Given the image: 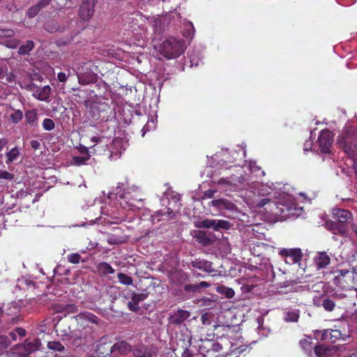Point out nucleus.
I'll list each match as a JSON object with an SVG mask.
<instances>
[{
    "label": "nucleus",
    "mask_w": 357,
    "mask_h": 357,
    "mask_svg": "<svg viewBox=\"0 0 357 357\" xmlns=\"http://www.w3.org/2000/svg\"><path fill=\"white\" fill-rule=\"evenodd\" d=\"M42 126L45 130L51 131L55 128V123L52 119L46 118L43 120Z\"/></svg>",
    "instance_id": "obj_37"
},
{
    "label": "nucleus",
    "mask_w": 357,
    "mask_h": 357,
    "mask_svg": "<svg viewBox=\"0 0 357 357\" xmlns=\"http://www.w3.org/2000/svg\"><path fill=\"white\" fill-rule=\"evenodd\" d=\"M33 48V42L29 40L24 45H22L19 49L20 54H26Z\"/></svg>",
    "instance_id": "obj_39"
},
{
    "label": "nucleus",
    "mask_w": 357,
    "mask_h": 357,
    "mask_svg": "<svg viewBox=\"0 0 357 357\" xmlns=\"http://www.w3.org/2000/svg\"><path fill=\"white\" fill-rule=\"evenodd\" d=\"M130 350V347L127 342L124 341L118 342L111 347V352L115 353L118 351L121 354H123Z\"/></svg>",
    "instance_id": "obj_22"
},
{
    "label": "nucleus",
    "mask_w": 357,
    "mask_h": 357,
    "mask_svg": "<svg viewBox=\"0 0 357 357\" xmlns=\"http://www.w3.org/2000/svg\"><path fill=\"white\" fill-rule=\"evenodd\" d=\"M9 340L6 336H0V351H3L8 347Z\"/></svg>",
    "instance_id": "obj_51"
},
{
    "label": "nucleus",
    "mask_w": 357,
    "mask_h": 357,
    "mask_svg": "<svg viewBox=\"0 0 357 357\" xmlns=\"http://www.w3.org/2000/svg\"><path fill=\"white\" fill-rule=\"evenodd\" d=\"M25 119L28 124L33 126L37 125L38 121V114L36 109L27 110L25 112Z\"/></svg>",
    "instance_id": "obj_21"
},
{
    "label": "nucleus",
    "mask_w": 357,
    "mask_h": 357,
    "mask_svg": "<svg viewBox=\"0 0 357 357\" xmlns=\"http://www.w3.org/2000/svg\"><path fill=\"white\" fill-rule=\"evenodd\" d=\"M292 250L293 249H282L280 251V255L282 257H286V259H288V258L289 257L290 255L292 252Z\"/></svg>",
    "instance_id": "obj_59"
},
{
    "label": "nucleus",
    "mask_w": 357,
    "mask_h": 357,
    "mask_svg": "<svg viewBox=\"0 0 357 357\" xmlns=\"http://www.w3.org/2000/svg\"><path fill=\"white\" fill-rule=\"evenodd\" d=\"M152 27L155 33H160L162 30V21L160 17H153L151 20Z\"/></svg>",
    "instance_id": "obj_25"
},
{
    "label": "nucleus",
    "mask_w": 357,
    "mask_h": 357,
    "mask_svg": "<svg viewBox=\"0 0 357 357\" xmlns=\"http://www.w3.org/2000/svg\"><path fill=\"white\" fill-rule=\"evenodd\" d=\"M331 329H326L322 331H317L315 333V337L321 340L331 341Z\"/></svg>",
    "instance_id": "obj_26"
},
{
    "label": "nucleus",
    "mask_w": 357,
    "mask_h": 357,
    "mask_svg": "<svg viewBox=\"0 0 357 357\" xmlns=\"http://www.w3.org/2000/svg\"><path fill=\"white\" fill-rule=\"evenodd\" d=\"M337 141L351 159L352 166L357 175V129L350 128L344 135L340 136Z\"/></svg>",
    "instance_id": "obj_3"
},
{
    "label": "nucleus",
    "mask_w": 357,
    "mask_h": 357,
    "mask_svg": "<svg viewBox=\"0 0 357 357\" xmlns=\"http://www.w3.org/2000/svg\"><path fill=\"white\" fill-rule=\"evenodd\" d=\"M299 318L298 310L288 311L284 314V319L287 322H296Z\"/></svg>",
    "instance_id": "obj_29"
},
{
    "label": "nucleus",
    "mask_w": 357,
    "mask_h": 357,
    "mask_svg": "<svg viewBox=\"0 0 357 357\" xmlns=\"http://www.w3.org/2000/svg\"><path fill=\"white\" fill-rule=\"evenodd\" d=\"M333 142V135L328 130H322L318 138V144L321 153L330 152V149Z\"/></svg>",
    "instance_id": "obj_10"
},
{
    "label": "nucleus",
    "mask_w": 357,
    "mask_h": 357,
    "mask_svg": "<svg viewBox=\"0 0 357 357\" xmlns=\"http://www.w3.org/2000/svg\"><path fill=\"white\" fill-rule=\"evenodd\" d=\"M211 315L208 313H204L201 317V321L203 324L209 325L211 324Z\"/></svg>",
    "instance_id": "obj_55"
},
{
    "label": "nucleus",
    "mask_w": 357,
    "mask_h": 357,
    "mask_svg": "<svg viewBox=\"0 0 357 357\" xmlns=\"http://www.w3.org/2000/svg\"><path fill=\"white\" fill-rule=\"evenodd\" d=\"M67 259H68V262L73 264H79L80 261H83V262L86 261V260L82 259V257H81L80 254H79V253L69 254L67 256Z\"/></svg>",
    "instance_id": "obj_36"
},
{
    "label": "nucleus",
    "mask_w": 357,
    "mask_h": 357,
    "mask_svg": "<svg viewBox=\"0 0 357 357\" xmlns=\"http://www.w3.org/2000/svg\"><path fill=\"white\" fill-rule=\"evenodd\" d=\"M273 204H275V202H271L269 199H267V198H264V199H261L258 204H257V206L259 208H262V207H264V209L267 211V212H269L270 213V207L273 208Z\"/></svg>",
    "instance_id": "obj_33"
},
{
    "label": "nucleus",
    "mask_w": 357,
    "mask_h": 357,
    "mask_svg": "<svg viewBox=\"0 0 357 357\" xmlns=\"http://www.w3.org/2000/svg\"><path fill=\"white\" fill-rule=\"evenodd\" d=\"M20 155V149L17 147L13 148L10 151L7 152L6 155V164H10L17 159Z\"/></svg>",
    "instance_id": "obj_24"
},
{
    "label": "nucleus",
    "mask_w": 357,
    "mask_h": 357,
    "mask_svg": "<svg viewBox=\"0 0 357 357\" xmlns=\"http://www.w3.org/2000/svg\"><path fill=\"white\" fill-rule=\"evenodd\" d=\"M314 261L317 269H321L330 264L331 258L326 252H319L314 257Z\"/></svg>",
    "instance_id": "obj_18"
},
{
    "label": "nucleus",
    "mask_w": 357,
    "mask_h": 357,
    "mask_svg": "<svg viewBox=\"0 0 357 357\" xmlns=\"http://www.w3.org/2000/svg\"><path fill=\"white\" fill-rule=\"evenodd\" d=\"M117 278L119 279V282L121 283L122 284L130 285L132 284V278L125 273H119L117 275Z\"/></svg>",
    "instance_id": "obj_35"
},
{
    "label": "nucleus",
    "mask_w": 357,
    "mask_h": 357,
    "mask_svg": "<svg viewBox=\"0 0 357 357\" xmlns=\"http://www.w3.org/2000/svg\"><path fill=\"white\" fill-rule=\"evenodd\" d=\"M185 27L186 29L183 31V36L185 38H192L195 33L193 24L190 22H188L185 24Z\"/></svg>",
    "instance_id": "obj_40"
},
{
    "label": "nucleus",
    "mask_w": 357,
    "mask_h": 357,
    "mask_svg": "<svg viewBox=\"0 0 357 357\" xmlns=\"http://www.w3.org/2000/svg\"><path fill=\"white\" fill-rule=\"evenodd\" d=\"M193 237L198 243L204 246L211 245L214 240L213 236L208 235L206 231L202 230L195 231Z\"/></svg>",
    "instance_id": "obj_17"
},
{
    "label": "nucleus",
    "mask_w": 357,
    "mask_h": 357,
    "mask_svg": "<svg viewBox=\"0 0 357 357\" xmlns=\"http://www.w3.org/2000/svg\"><path fill=\"white\" fill-rule=\"evenodd\" d=\"M185 46L181 40L171 37L165 40L160 45V53L168 59H175L181 55Z\"/></svg>",
    "instance_id": "obj_4"
},
{
    "label": "nucleus",
    "mask_w": 357,
    "mask_h": 357,
    "mask_svg": "<svg viewBox=\"0 0 357 357\" xmlns=\"http://www.w3.org/2000/svg\"><path fill=\"white\" fill-rule=\"evenodd\" d=\"M77 323L71 331V337L75 339L86 338L93 331V325L98 324V318L89 312H84L73 317Z\"/></svg>",
    "instance_id": "obj_2"
},
{
    "label": "nucleus",
    "mask_w": 357,
    "mask_h": 357,
    "mask_svg": "<svg viewBox=\"0 0 357 357\" xmlns=\"http://www.w3.org/2000/svg\"><path fill=\"white\" fill-rule=\"evenodd\" d=\"M347 279L348 278H342V277H340V280L337 279V275H335L334 278V284L337 286L340 287L342 289H345L347 287Z\"/></svg>",
    "instance_id": "obj_42"
},
{
    "label": "nucleus",
    "mask_w": 357,
    "mask_h": 357,
    "mask_svg": "<svg viewBox=\"0 0 357 357\" xmlns=\"http://www.w3.org/2000/svg\"><path fill=\"white\" fill-rule=\"evenodd\" d=\"M15 31L10 29H0V38L13 37L15 36Z\"/></svg>",
    "instance_id": "obj_44"
},
{
    "label": "nucleus",
    "mask_w": 357,
    "mask_h": 357,
    "mask_svg": "<svg viewBox=\"0 0 357 357\" xmlns=\"http://www.w3.org/2000/svg\"><path fill=\"white\" fill-rule=\"evenodd\" d=\"M128 307L130 310L137 312L139 310L138 303L133 302L132 300L128 303Z\"/></svg>",
    "instance_id": "obj_57"
},
{
    "label": "nucleus",
    "mask_w": 357,
    "mask_h": 357,
    "mask_svg": "<svg viewBox=\"0 0 357 357\" xmlns=\"http://www.w3.org/2000/svg\"><path fill=\"white\" fill-rule=\"evenodd\" d=\"M91 77L92 75H91ZM79 83L81 84H89L93 79V77L86 78L83 75H77Z\"/></svg>",
    "instance_id": "obj_53"
},
{
    "label": "nucleus",
    "mask_w": 357,
    "mask_h": 357,
    "mask_svg": "<svg viewBox=\"0 0 357 357\" xmlns=\"http://www.w3.org/2000/svg\"><path fill=\"white\" fill-rule=\"evenodd\" d=\"M132 353L136 357H153L155 355L156 351L153 348L139 346L133 349Z\"/></svg>",
    "instance_id": "obj_19"
},
{
    "label": "nucleus",
    "mask_w": 357,
    "mask_h": 357,
    "mask_svg": "<svg viewBox=\"0 0 357 357\" xmlns=\"http://www.w3.org/2000/svg\"><path fill=\"white\" fill-rule=\"evenodd\" d=\"M231 226L229 222L224 220L205 219L195 222V227L197 228H211L215 231L221 229H229Z\"/></svg>",
    "instance_id": "obj_8"
},
{
    "label": "nucleus",
    "mask_w": 357,
    "mask_h": 357,
    "mask_svg": "<svg viewBox=\"0 0 357 357\" xmlns=\"http://www.w3.org/2000/svg\"><path fill=\"white\" fill-rule=\"evenodd\" d=\"M333 215L337 222H327L326 227L335 234L346 235L347 231L343 223L351 218V213L347 210L335 208L333 210Z\"/></svg>",
    "instance_id": "obj_6"
},
{
    "label": "nucleus",
    "mask_w": 357,
    "mask_h": 357,
    "mask_svg": "<svg viewBox=\"0 0 357 357\" xmlns=\"http://www.w3.org/2000/svg\"><path fill=\"white\" fill-rule=\"evenodd\" d=\"M155 122L153 118L149 119L146 125L143 127L142 131V136L144 135V134L150 131L151 130H153L155 128Z\"/></svg>",
    "instance_id": "obj_38"
},
{
    "label": "nucleus",
    "mask_w": 357,
    "mask_h": 357,
    "mask_svg": "<svg viewBox=\"0 0 357 357\" xmlns=\"http://www.w3.org/2000/svg\"><path fill=\"white\" fill-rule=\"evenodd\" d=\"M190 63H191V66H197L199 65V58H197V56L195 55H194L193 53H191L190 55Z\"/></svg>",
    "instance_id": "obj_60"
},
{
    "label": "nucleus",
    "mask_w": 357,
    "mask_h": 357,
    "mask_svg": "<svg viewBox=\"0 0 357 357\" xmlns=\"http://www.w3.org/2000/svg\"><path fill=\"white\" fill-rule=\"evenodd\" d=\"M300 345L302 349L309 354L311 353L312 349H313V345L312 342V339L309 337H305L300 341Z\"/></svg>",
    "instance_id": "obj_27"
},
{
    "label": "nucleus",
    "mask_w": 357,
    "mask_h": 357,
    "mask_svg": "<svg viewBox=\"0 0 357 357\" xmlns=\"http://www.w3.org/2000/svg\"><path fill=\"white\" fill-rule=\"evenodd\" d=\"M273 207H270V213L284 219L298 215V211L301 209L293 202V197L289 195H285L284 203L273 204Z\"/></svg>",
    "instance_id": "obj_5"
},
{
    "label": "nucleus",
    "mask_w": 357,
    "mask_h": 357,
    "mask_svg": "<svg viewBox=\"0 0 357 357\" xmlns=\"http://www.w3.org/2000/svg\"><path fill=\"white\" fill-rule=\"evenodd\" d=\"M340 324L341 326H338V328L331 329V337H332V342H335L338 340L346 341L349 338V331L346 330V328H348V325L345 322H341ZM335 327L337 328V326H335Z\"/></svg>",
    "instance_id": "obj_13"
},
{
    "label": "nucleus",
    "mask_w": 357,
    "mask_h": 357,
    "mask_svg": "<svg viewBox=\"0 0 357 357\" xmlns=\"http://www.w3.org/2000/svg\"><path fill=\"white\" fill-rule=\"evenodd\" d=\"M189 265H190L192 267L195 268L205 271L208 273L214 271L212 263L207 260L195 259V260L190 261Z\"/></svg>",
    "instance_id": "obj_15"
},
{
    "label": "nucleus",
    "mask_w": 357,
    "mask_h": 357,
    "mask_svg": "<svg viewBox=\"0 0 357 357\" xmlns=\"http://www.w3.org/2000/svg\"><path fill=\"white\" fill-rule=\"evenodd\" d=\"M338 351L336 346L318 345L314 347V353L317 357H329L335 354Z\"/></svg>",
    "instance_id": "obj_14"
},
{
    "label": "nucleus",
    "mask_w": 357,
    "mask_h": 357,
    "mask_svg": "<svg viewBox=\"0 0 357 357\" xmlns=\"http://www.w3.org/2000/svg\"><path fill=\"white\" fill-rule=\"evenodd\" d=\"M107 242L111 245H116L122 243V241L114 236H110L107 238Z\"/></svg>",
    "instance_id": "obj_56"
},
{
    "label": "nucleus",
    "mask_w": 357,
    "mask_h": 357,
    "mask_svg": "<svg viewBox=\"0 0 357 357\" xmlns=\"http://www.w3.org/2000/svg\"><path fill=\"white\" fill-rule=\"evenodd\" d=\"M88 159V157L75 156L73 158V163L76 165H81L84 164Z\"/></svg>",
    "instance_id": "obj_52"
},
{
    "label": "nucleus",
    "mask_w": 357,
    "mask_h": 357,
    "mask_svg": "<svg viewBox=\"0 0 357 357\" xmlns=\"http://www.w3.org/2000/svg\"><path fill=\"white\" fill-rule=\"evenodd\" d=\"M302 258V252L301 249L295 248L292 250V252L290 255L288 259H285V261L288 264H296L301 261Z\"/></svg>",
    "instance_id": "obj_23"
},
{
    "label": "nucleus",
    "mask_w": 357,
    "mask_h": 357,
    "mask_svg": "<svg viewBox=\"0 0 357 357\" xmlns=\"http://www.w3.org/2000/svg\"><path fill=\"white\" fill-rule=\"evenodd\" d=\"M98 271L102 274H112L114 272V268L107 263L101 262L97 266Z\"/></svg>",
    "instance_id": "obj_28"
},
{
    "label": "nucleus",
    "mask_w": 357,
    "mask_h": 357,
    "mask_svg": "<svg viewBox=\"0 0 357 357\" xmlns=\"http://www.w3.org/2000/svg\"><path fill=\"white\" fill-rule=\"evenodd\" d=\"M190 314L188 311L184 310H178L172 316V322L174 324H181L189 318Z\"/></svg>",
    "instance_id": "obj_20"
},
{
    "label": "nucleus",
    "mask_w": 357,
    "mask_h": 357,
    "mask_svg": "<svg viewBox=\"0 0 357 357\" xmlns=\"http://www.w3.org/2000/svg\"><path fill=\"white\" fill-rule=\"evenodd\" d=\"M4 45L8 48L14 49L20 44V40L15 38L6 40L3 43Z\"/></svg>",
    "instance_id": "obj_48"
},
{
    "label": "nucleus",
    "mask_w": 357,
    "mask_h": 357,
    "mask_svg": "<svg viewBox=\"0 0 357 357\" xmlns=\"http://www.w3.org/2000/svg\"><path fill=\"white\" fill-rule=\"evenodd\" d=\"M51 0H39L38 2L36 4V6L38 7V8L40 10V11L47 7Z\"/></svg>",
    "instance_id": "obj_54"
},
{
    "label": "nucleus",
    "mask_w": 357,
    "mask_h": 357,
    "mask_svg": "<svg viewBox=\"0 0 357 357\" xmlns=\"http://www.w3.org/2000/svg\"><path fill=\"white\" fill-rule=\"evenodd\" d=\"M321 305L326 310L331 312L334 309L335 305L332 300L324 298L322 300Z\"/></svg>",
    "instance_id": "obj_41"
},
{
    "label": "nucleus",
    "mask_w": 357,
    "mask_h": 357,
    "mask_svg": "<svg viewBox=\"0 0 357 357\" xmlns=\"http://www.w3.org/2000/svg\"><path fill=\"white\" fill-rule=\"evenodd\" d=\"M245 180L244 177L241 174L239 176H232L230 178H222L218 181V184L226 188L237 186L238 184L243 183Z\"/></svg>",
    "instance_id": "obj_16"
},
{
    "label": "nucleus",
    "mask_w": 357,
    "mask_h": 357,
    "mask_svg": "<svg viewBox=\"0 0 357 357\" xmlns=\"http://www.w3.org/2000/svg\"><path fill=\"white\" fill-rule=\"evenodd\" d=\"M244 167L247 168L250 171V173L256 174L257 176H258V172H260L261 176H264L265 174L264 172L261 171L260 167H258L257 165H256L255 162H246L244 165Z\"/></svg>",
    "instance_id": "obj_30"
},
{
    "label": "nucleus",
    "mask_w": 357,
    "mask_h": 357,
    "mask_svg": "<svg viewBox=\"0 0 357 357\" xmlns=\"http://www.w3.org/2000/svg\"><path fill=\"white\" fill-rule=\"evenodd\" d=\"M217 292L225 294L227 298H231L234 297L235 293L234 291L231 288H229L224 286H220L216 288Z\"/></svg>",
    "instance_id": "obj_31"
},
{
    "label": "nucleus",
    "mask_w": 357,
    "mask_h": 357,
    "mask_svg": "<svg viewBox=\"0 0 357 357\" xmlns=\"http://www.w3.org/2000/svg\"><path fill=\"white\" fill-rule=\"evenodd\" d=\"M78 310L77 307L74 304H67L61 307L59 312L70 314L77 312Z\"/></svg>",
    "instance_id": "obj_32"
},
{
    "label": "nucleus",
    "mask_w": 357,
    "mask_h": 357,
    "mask_svg": "<svg viewBox=\"0 0 357 357\" xmlns=\"http://www.w3.org/2000/svg\"><path fill=\"white\" fill-rule=\"evenodd\" d=\"M335 275H337V279L340 280V277L342 278H350L349 271L347 269L337 270L333 272Z\"/></svg>",
    "instance_id": "obj_46"
},
{
    "label": "nucleus",
    "mask_w": 357,
    "mask_h": 357,
    "mask_svg": "<svg viewBox=\"0 0 357 357\" xmlns=\"http://www.w3.org/2000/svg\"><path fill=\"white\" fill-rule=\"evenodd\" d=\"M30 144L31 148L34 150H37L40 147V143L38 140H31Z\"/></svg>",
    "instance_id": "obj_63"
},
{
    "label": "nucleus",
    "mask_w": 357,
    "mask_h": 357,
    "mask_svg": "<svg viewBox=\"0 0 357 357\" xmlns=\"http://www.w3.org/2000/svg\"><path fill=\"white\" fill-rule=\"evenodd\" d=\"M23 117V114L21 111H15L11 115L10 119L13 123H17Z\"/></svg>",
    "instance_id": "obj_47"
},
{
    "label": "nucleus",
    "mask_w": 357,
    "mask_h": 357,
    "mask_svg": "<svg viewBox=\"0 0 357 357\" xmlns=\"http://www.w3.org/2000/svg\"><path fill=\"white\" fill-rule=\"evenodd\" d=\"M113 193L123 209L129 211L139 208L137 204L142 201V198L137 186L132 185L126 189L123 183H119Z\"/></svg>",
    "instance_id": "obj_1"
},
{
    "label": "nucleus",
    "mask_w": 357,
    "mask_h": 357,
    "mask_svg": "<svg viewBox=\"0 0 357 357\" xmlns=\"http://www.w3.org/2000/svg\"><path fill=\"white\" fill-rule=\"evenodd\" d=\"M312 142L311 140H307L304 144V151H308L312 149Z\"/></svg>",
    "instance_id": "obj_64"
},
{
    "label": "nucleus",
    "mask_w": 357,
    "mask_h": 357,
    "mask_svg": "<svg viewBox=\"0 0 357 357\" xmlns=\"http://www.w3.org/2000/svg\"><path fill=\"white\" fill-rule=\"evenodd\" d=\"M48 347L50 349L61 351L64 349V347L59 342H48Z\"/></svg>",
    "instance_id": "obj_45"
},
{
    "label": "nucleus",
    "mask_w": 357,
    "mask_h": 357,
    "mask_svg": "<svg viewBox=\"0 0 357 357\" xmlns=\"http://www.w3.org/2000/svg\"><path fill=\"white\" fill-rule=\"evenodd\" d=\"M211 205L213 206L218 207L220 208H230V205H231V203L228 202L225 199H215L211 202Z\"/></svg>",
    "instance_id": "obj_34"
},
{
    "label": "nucleus",
    "mask_w": 357,
    "mask_h": 357,
    "mask_svg": "<svg viewBox=\"0 0 357 357\" xmlns=\"http://www.w3.org/2000/svg\"><path fill=\"white\" fill-rule=\"evenodd\" d=\"M32 96L38 100L49 102L50 101V93L52 89L49 85L43 87H38L33 85L31 87Z\"/></svg>",
    "instance_id": "obj_12"
},
{
    "label": "nucleus",
    "mask_w": 357,
    "mask_h": 357,
    "mask_svg": "<svg viewBox=\"0 0 357 357\" xmlns=\"http://www.w3.org/2000/svg\"><path fill=\"white\" fill-rule=\"evenodd\" d=\"M180 196L176 194L173 195L172 202L169 203V205H172L163 211H159L151 216V221L153 224L159 222L160 221H168L173 218L176 211H178L181 207L179 203Z\"/></svg>",
    "instance_id": "obj_7"
},
{
    "label": "nucleus",
    "mask_w": 357,
    "mask_h": 357,
    "mask_svg": "<svg viewBox=\"0 0 357 357\" xmlns=\"http://www.w3.org/2000/svg\"><path fill=\"white\" fill-rule=\"evenodd\" d=\"M147 294H136L132 293L131 296V300L133 302L137 303L139 304V302L145 300L147 298Z\"/></svg>",
    "instance_id": "obj_43"
},
{
    "label": "nucleus",
    "mask_w": 357,
    "mask_h": 357,
    "mask_svg": "<svg viewBox=\"0 0 357 357\" xmlns=\"http://www.w3.org/2000/svg\"><path fill=\"white\" fill-rule=\"evenodd\" d=\"M185 289L188 291L195 292L199 290V285L197 284H188L185 287Z\"/></svg>",
    "instance_id": "obj_58"
},
{
    "label": "nucleus",
    "mask_w": 357,
    "mask_h": 357,
    "mask_svg": "<svg viewBox=\"0 0 357 357\" xmlns=\"http://www.w3.org/2000/svg\"><path fill=\"white\" fill-rule=\"evenodd\" d=\"M69 75L70 74L66 75L65 73H59L57 77L60 82H66Z\"/></svg>",
    "instance_id": "obj_61"
},
{
    "label": "nucleus",
    "mask_w": 357,
    "mask_h": 357,
    "mask_svg": "<svg viewBox=\"0 0 357 357\" xmlns=\"http://www.w3.org/2000/svg\"><path fill=\"white\" fill-rule=\"evenodd\" d=\"M40 342L38 340L32 341L26 340L22 344H18L15 346L16 354L19 357H26L32 352L39 349Z\"/></svg>",
    "instance_id": "obj_9"
},
{
    "label": "nucleus",
    "mask_w": 357,
    "mask_h": 357,
    "mask_svg": "<svg viewBox=\"0 0 357 357\" xmlns=\"http://www.w3.org/2000/svg\"><path fill=\"white\" fill-rule=\"evenodd\" d=\"M95 0H84L79 8V17L84 21L89 20L93 15Z\"/></svg>",
    "instance_id": "obj_11"
},
{
    "label": "nucleus",
    "mask_w": 357,
    "mask_h": 357,
    "mask_svg": "<svg viewBox=\"0 0 357 357\" xmlns=\"http://www.w3.org/2000/svg\"><path fill=\"white\" fill-rule=\"evenodd\" d=\"M40 12V10L38 8V7L36 6V5L30 7L27 12H26V15L29 17V18H33L34 17H36L38 13Z\"/></svg>",
    "instance_id": "obj_49"
},
{
    "label": "nucleus",
    "mask_w": 357,
    "mask_h": 357,
    "mask_svg": "<svg viewBox=\"0 0 357 357\" xmlns=\"http://www.w3.org/2000/svg\"><path fill=\"white\" fill-rule=\"evenodd\" d=\"M105 138L99 136H93L91 138V141L96 144L103 142Z\"/></svg>",
    "instance_id": "obj_62"
},
{
    "label": "nucleus",
    "mask_w": 357,
    "mask_h": 357,
    "mask_svg": "<svg viewBox=\"0 0 357 357\" xmlns=\"http://www.w3.org/2000/svg\"><path fill=\"white\" fill-rule=\"evenodd\" d=\"M14 178V175L7 171L0 170V179L11 181Z\"/></svg>",
    "instance_id": "obj_50"
}]
</instances>
